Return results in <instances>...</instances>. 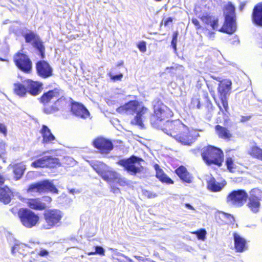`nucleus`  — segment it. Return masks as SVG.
<instances>
[{
  "label": "nucleus",
  "mask_w": 262,
  "mask_h": 262,
  "mask_svg": "<svg viewBox=\"0 0 262 262\" xmlns=\"http://www.w3.org/2000/svg\"><path fill=\"white\" fill-rule=\"evenodd\" d=\"M194 12L196 15L203 23L210 27L213 30H218L219 19L217 17L211 15L206 12H201L199 7H195ZM225 23L223 27L219 29L220 32L232 34L236 29L235 22V7L230 2H228L224 6Z\"/></svg>",
  "instance_id": "1"
},
{
  "label": "nucleus",
  "mask_w": 262,
  "mask_h": 262,
  "mask_svg": "<svg viewBox=\"0 0 262 262\" xmlns=\"http://www.w3.org/2000/svg\"><path fill=\"white\" fill-rule=\"evenodd\" d=\"M162 129L166 134L185 145H190L199 136V133L196 131L189 130L179 120L167 121Z\"/></svg>",
  "instance_id": "2"
},
{
  "label": "nucleus",
  "mask_w": 262,
  "mask_h": 262,
  "mask_svg": "<svg viewBox=\"0 0 262 262\" xmlns=\"http://www.w3.org/2000/svg\"><path fill=\"white\" fill-rule=\"evenodd\" d=\"M117 112L120 113H136V115L132 121L133 124L143 127V122L148 115V110L137 101H130L123 106L118 107Z\"/></svg>",
  "instance_id": "3"
},
{
  "label": "nucleus",
  "mask_w": 262,
  "mask_h": 262,
  "mask_svg": "<svg viewBox=\"0 0 262 262\" xmlns=\"http://www.w3.org/2000/svg\"><path fill=\"white\" fill-rule=\"evenodd\" d=\"M43 216L45 223L42 225L41 228L51 229L61 225L63 213L59 209H49L43 212Z\"/></svg>",
  "instance_id": "4"
},
{
  "label": "nucleus",
  "mask_w": 262,
  "mask_h": 262,
  "mask_svg": "<svg viewBox=\"0 0 262 262\" xmlns=\"http://www.w3.org/2000/svg\"><path fill=\"white\" fill-rule=\"evenodd\" d=\"M202 156L207 164H214L220 166L223 161L224 155L220 148L208 146L203 148Z\"/></svg>",
  "instance_id": "5"
},
{
  "label": "nucleus",
  "mask_w": 262,
  "mask_h": 262,
  "mask_svg": "<svg viewBox=\"0 0 262 262\" xmlns=\"http://www.w3.org/2000/svg\"><path fill=\"white\" fill-rule=\"evenodd\" d=\"M91 165L105 181L111 183L117 178L118 173L113 170L107 165L100 161H91Z\"/></svg>",
  "instance_id": "6"
},
{
  "label": "nucleus",
  "mask_w": 262,
  "mask_h": 262,
  "mask_svg": "<svg viewBox=\"0 0 262 262\" xmlns=\"http://www.w3.org/2000/svg\"><path fill=\"white\" fill-rule=\"evenodd\" d=\"M18 216L22 225L27 228H31L39 223L38 215L28 209H20L18 212Z\"/></svg>",
  "instance_id": "7"
},
{
  "label": "nucleus",
  "mask_w": 262,
  "mask_h": 262,
  "mask_svg": "<svg viewBox=\"0 0 262 262\" xmlns=\"http://www.w3.org/2000/svg\"><path fill=\"white\" fill-rule=\"evenodd\" d=\"M172 115V112L166 105L160 102L154 105V115L151 117V123L159 125V122Z\"/></svg>",
  "instance_id": "8"
},
{
  "label": "nucleus",
  "mask_w": 262,
  "mask_h": 262,
  "mask_svg": "<svg viewBox=\"0 0 262 262\" xmlns=\"http://www.w3.org/2000/svg\"><path fill=\"white\" fill-rule=\"evenodd\" d=\"M47 191L57 193L58 191L52 182L49 180H44L32 184L29 186L27 190L28 193L32 194L35 193H41Z\"/></svg>",
  "instance_id": "9"
},
{
  "label": "nucleus",
  "mask_w": 262,
  "mask_h": 262,
  "mask_svg": "<svg viewBox=\"0 0 262 262\" xmlns=\"http://www.w3.org/2000/svg\"><path fill=\"white\" fill-rule=\"evenodd\" d=\"M142 161L143 160L140 158L132 156L127 159L121 160L117 163L124 167L128 172L136 174L143 169L140 164V161Z\"/></svg>",
  "instance_id": "10"
},
{
  "label": "nucleus",
  "mask_w": 262,
  "mask_h": 262,
  "mask_svg": "<svg viewBox=\"0 0 262 262\" xmlns=\"http://www.w3.org/2000/svg\"><path fill=\"white\" fill-rule=\"evenodd\" d=\"M232 82L229 79H225L220 81L217 88L218 93L220 94V98L221 100L223 107L227 112L228 110V103L227 100V96L229 94L231 89Z\"/></svg>",
  "instance_id": "11"
},
{
  "label": "nucleus",
  "mask_w": 262,
  "mask_h": 262,
  "mask_svg": "<svg viewBox=\"0 0 262 262\" xmlns=\"http://www.w3.org/2000/svg\"><path fill=\"white\" fill-rule=\"evenodd\" d=\"M248 195L243 190L233 191L227 198V202L235 206H242L246 201Z\"/></svg>",
  "instance_id": "12"
},
{
  "label": "nucleus",
  "mask_w": 262,
  "mask_h": 262,
  "mask_svg": "<svg viewBox=\"0 0 262 262\" xmlns=\"http://www.w3.org/2000/svg\"><path fill=\"white\" fill-rule=\"evenodd\" d=\"M16 66L22 71L29 73L32 69V62L25 54L18 52L14 56Z\"/></svg>",
  "instance_id": "13"
},
{
  "label": "nucleus",
  "mask_w": 262,
  "mask_h": 262,
  "mask_svg": "<svg viewBox=\"0 0 262 262\" xmlns=\"http://www.w3.org/2000/svg\"><path fill=\"white\" fill-rule=\"evenodd\" d=\"M94 146L99 150L101 154H108L113 148L112 143L103 138H98L93 141Z\"/></svg>",
  "instance_id": "14"
},
{
  "label": "nucleus",
  "mask_w": 262,
  "mask_h": 262,
  "mask_svg": "<svg viewBox=\"0 0 262 262\" xmlns=\"http://www.w3.org/2000/svg\"><path fill=\"white\" fill-rule=\"evenodd\" d=\"M39 133L42 137L41 143L45 146L54 144L56 141V138L52 133L51 129L45 125H42Z\"/></svg>",
  "instance_id": "15"
},
{
  "label": "nucleus",
  "mask_w": 262,
  "mask_h": 262,
  "mask_svg": "<svg viewBox=\"0 0 262 262\" xmlns=\"http://www.w3.org/2000/svg\"><path fill=\"white\" fill-rule=\"evenodd\" d=\"M71 111L75 116L83 119H85L90 116L89 111L82 104L79 103H72Z\"/></svg>",
  "instance_id": "16"
},
{
  "label": "nucleus",
  "mask_w": 262,
  "mask_h": 262,
  "mask_svg": "<svg viewBox=\"0 0 262 262\" xmlns=\"http://www.w3.org/2000/svg\"><path fill=\"white\" fill-rule=\"evenodd\" d=\"M36 70L38 75L46 78L52 75V69L50 65L45 61H38L36 64Z\"/></svg>",
  "instance_id": "17"
},
{
  "label": "nucleus",
  "mask_w": 262,
  "mask_h": 262,
  "mask_svg": "<svg viewBox=\"0 0 262 262\" xmlns=\"http://www.w3.org/2000/svg\"><path fill=\"white\" fill-rule=\"evenodd\" d=\"M26 83L28 89L27 92L31 95L36 96L41 92L42 90L41 83L30 80H27L26 81Z\"/></svg>",
  "instance_id": "18"
},
{
  "label": "nucleus",
  "mask_w": 262,
  "mask_h": 262,
  "mask_svg": "<svg viewBox=\"0 0 262 262\" xmlns=\"http://www.w3.org/2000/svg\"><path fill=\"white\" fill-rule=\"evenodd\" d=\"M26 203L28 207L34 210H42L47 207V205L40 199H27Z\"/></svg>",
  "instance_id": "19"
},
{
  "label": "nucleus",
  "mask_w": 262,
  "mask_h": 262,
  "mask_svg": "<svg viewBox=\"0 0 262 262\" xmlns=\"http://www.w3.org/2000/svg\"><path fill=\"white\" fill-rule=\"evenodd\" d=\"M226 185L225 181L221 182L216 181L214 178H211L207 182V188L212 192L220 191Z\"/></svg>",
  "instance_id": "20"
},
{
  "label": "nucleus",
  "mask_w": 262,
  "mask_h": 262,
  "mask_svg": "<svg viewBox=\"0 0 262 262\" xmlns=\"http://www.w3.org/2000/svg\"><path fill=\"white\" fill-rule=\"evenodd\" d=\"M235 249L237 252H242L246 249V240L237 233L233 234Z\"/></svg>",
  "instance_id": "21"
},
{
  "label": "nucleus",
  "mask_w": 262,
  "mask_h": 262,
  "mask_svg": "<svg viewBox=\"0 0 262 262\" xmlns=\"http://www.w3.org/2000/svg\"><path fill=\"white\" fill-rule=\"evenodd\" d=\"M252 20L257 25L262 26V4H259L254 7Z\"/></svg>",
  "instance_id": "22"
},
{
  "label": "nucleus",
  "mask_w": 262,
  "mask_h": 262,
  "mask_svg": "<svg viewBox=\"0 0 262 262\" xmlns=\"http://www.w3.org/2000/svg\"><path fill=\"white\" fill-rule=\"evenodd\" d=\"M176 172L183 181L188 183L192 182V177L185 167L183 166L179 167L176 170Z\"/></svg>",
  "instance_id": "23"
},
{
  "label": "nucleus",
  "mask_w": 262,
  "mask_h": 262,
  "mask_svg": "<svg viewBox=\"0 0 262 262\" xmlns=\"http://www.w3.org/2000/svg\"><path fill=\"white\" fill-rule=\"evenodd\" d=\"M215 130L216 134L220 138L229 140L232 137L230 132L227 128L220 125L215 126Z\"/></svg>",
  "instance_id": "24"
},
{
  "label": "nucleus",
  "mask_w": 262,
  "mask_h": 262,
  "mask_svg": "<svg viewBox=\"0 0 262 262\" xmlns=\"http://www.w3.org/2000/svg\"><path fill=\"white\" fill-rule=\"evenodd\" d=\"M155 169L156 171V177L163 183L167 184H173V181L168 177L161 169L158 164L154 165Z\"/></svg>",
  "instance_id": "25"
},
{
  "label": "nucleus",
  "mask_w": 262,
  "mask_h": 262,
  "mask_svg": "<svg viewBox=\"0 0 262 262\" xmlns=\"http://www.w3.org/2000/svg\"><path fill=\"white\" fill-rule=\"evenodd\" d=\"M248 154L253 158L262 160V149L255 144L251 145L248 150Z\"/></svg>",
  "instance_id": "26"
},
{
  "label": "nucleus",
  "mask_w": 262,
  "mask_h": 262,
  "mask_svg": "<svg viewBox=\"0 0 262 262\" xmlns=\"http://www.w3.org/2000/svg\"><path fill=\"white\" fill-rule=\"evenodd\" d=\"M59 96V93L56 90L50 91L43 95L41 97V102L43 104L49 102L52 99H56Z\"/></svg>",
  "instance_id": "27"
},
{
  "label": "nucleus",
  "mask_w": 262,
  "mask_h": 262,
  "mask_svg": "<svg viewBox=\"0 0 262 262\" xmlns=\"http://www.w3.org/2000/svg\"><path fill=\"white\" fill-rule=\"evenodd\" d=\"M11 192L7 187H0V200L5 204H8L11 200Z\"/></svg>",
  "instance_id": "28"
},
{
  "label": "nucleus",
  "mask_w": 262,
  "mask_h": 262,
  "mask_svg": "<svg viewBox=\"0 0 262 262\" xmlns=\"http://www.w3.org/2000/svg\"><path fill=\"white\" fill-rule=\"evenodd\" d=\"M14 178L16 180L19 179L24 174L26 169V165L23 163L17 164L13 166Z\"/></svg>",
  "instance_id": "29"
},
{
  "label": "nucleus",
  "mask_w": 262,
  "mask_h": 262,
  "mask_svg": "<svg viewBox=\"0 0 262 262\" xmlns=\"http://www.w3.org/2000/svg\"><path fill=\"white\" fill-rule=\"evenodd\" d=\"M248 205L252 212L256 213L258 211L260 204L257 198L251 196L249 198Z\"/></svg>",
  "instance_id": "30"
},
{
  "label": "nucleus",
  "mask_w": 262,
  "mask_h": 262,
  "mask_svg": "<svg viewBox=\"0 0 262 262\" xmlns=\"http://www.w3.org/2000/svg\"><path fill=\"white\" fill-rule=\"evenodd\" d=\"M14 91L15 93L20 97H24L27 93V90L24 85L19 83L14 84Z\"/></svg>",
  "instance_id": "31"
},
{
  "label": "nucleus",
  "mask_w": 262,
  "mask_h": 262,
  "mask_svg": "<svg viewBox=\"0 0 262 262\" xmlns=\"http://www.w3.org/2000/svg\"><path fill=\"white\" fill-rule=\"evenodd\" d=\"M26 248H27L26 245L20 243L18 241H15L14 245L12 247L11 253L13 254H15L17 252L23 254V251Z\"/></svg>",
  "instance_id": "32"
},
{
  "label": "nucleus",
  "mask_w": 262,
  "mask_h": 262,
  "mask_svg": "<svg viewBox=\"0 0 262 262\" xmlns=\"http://www.w3.org/2000/svg\"><path fill=\"white\" fill-rule=\"evenodd\" d=\"M47 156L43 157L41 158H39L33 162L32 163L31 166L35 168H44L47 167V162L48 160Z\"/></svg>",
  "instance_id": "33"
},
{
  "label": "nucleus",
  "mask_w": 262,
  "mask_h": 262,
  "mask_svg": "<svg viewBox=\"0 0 262 262\" xmlns=\"http://www.w3.org/2000/svg\"><path fill=\"white\" fill-rule=\"evenodd\" d=\"M47 167L54 168L57 166H60V163L58 159L56 158H53L51 156H47Z\"/></svg>",
  "instance_id": "34"
},
{
  "label": "nucleus",
  "mask_w": 262,
  "mask_h": 262,
  "mask_svg": "<svg viewBox=\"0 0 262 262\" xmlns=\"http://www.w3.org/2000/svg\"><path fill=\"white\" fill-rule=\"evenodd\" d=\"M95 251L94 252H88L87 254L88 255H95V254H99L100 255L104 256L105 255L104 252V249L100 246H96L95 247Z\"/></svg>",
  "instance_id": "35"
},
{
  "label": "nucleus",
  "mask_w": 262,
  "mask_h": 262,
  "mask_svg": "<svg viewBox=\"0 0 262 262\" xmlns=\"http://www.w3.org/2000/svg\"><path fill=\"white\" fill-rule=\"evenodd\" d=\"M111 250H112L114 253V256H113V258H114V257H123L128 260V262H134L133 260L128 256H125L124 254L117 251L116 249H111Z\"/></svg>",
  "instance_id": "36"
},
{
  "label": "nucleus",
  "mask_w": 262,
  "mask_h": 262,
  "mask_svg": "<svg viewBox=\"0 0 262 262\" xmlns=\"http://www.w3.org/2000/svg\"><path fill=\"white\" fill-rule=\"evenodd\" d=\"M193 233L197 235L199 239L205 241L206 235V231L205 229H200V230L193 232Z\"/></svg>",
  "instance_id": "37"
},
{
  "label": "nucleus",
  "mask_w": 262,
  "mask_h": 262,
  "mask_svg": "<svg viewBox=\"0 0 262 262\" xmlns=\"http://www.w3.org/2000/svg\"><path fill=\"white\" fill-rule=\"evenodd\" d=\"M25 38L26 41L27 42H33L34 43L35 40L37 39L35 34L33 32H30L26 34L25 36Z\"/></svg>",
  "instance_id": "38"
},
{
  "label": "nucleus",
  "mask_w": 262,
  "mask_h": 262,
  "mask_svg": "<svg viewBox=\"0 0 262 262\" xmlns=\"http://www.w3.org/2000/svg\"><path fill=\"white\" fill-rule=\"evenodd\" d=\"M226 165L229 170L232 172H234L235 169V165L233 163V161L231 158H228L226 160Z\"/></svg>",
  "instance_id": "39"
},
{
  "label": "nucleus",
  "mask_w": 262,
  "mask_h": 262,
  "mask_svg": "<svg viewBox=\"0 0 262 262\" xmlns=\"http://www.w3.org/2000/svg\"><path fill=\"white\" fill-rule=\"evenodd\" d=\"M113 182L118 184L120 186H125L127 184L126 180L122 178L119 174H118L117 178H116Z\"/></svg>",
  "instance_id": "40"
},
{
  "label": "nucleus",
  "mask_w": 262,
  "mask_h": 262,
  "mask_svg": "<svg viewBox=\"0 0 262 262\" xmlns=\"http://www.w3.org/2000/svg\"><path fill=\"white\" fill-rule=\"evenodd\" d=\"M34 44L35 47L40 52L42 57L43 58V54L45 50L44 47L43 46L42 43L38 39L35 40V42L33 43Z\"/></svg>",
  "instance_id": "41"
},
{
  "label": "nucleus",
  "mask_w": 262,
  "mask_h": 262,
  "mask_svg": "<svg viewBox=\"0 0 262 262\" xmlns=\"http://www.w3.org/2000/svg\"><path fill=\"white\" fill-rule=\"evenodd\" d=\"M190 107L192 108H200V102L198 98L195 97L192 99Z\"/></svg>",
  "instance_id": "42"
},
{
  "label": "nucleus",
  "mask_w": 262,
  "mask_h": 262,
  "mask_svg": "<svg viewBox=\"0 0 262 262\" xmlns=\"http://www.w3.org/2000/svg\"><path fill=\"white\" fill-rule=\"evenodd\" d=\"M178 36V32H175L173 34L172 39L171 41V46L174 49V52H176L177 51V38Z\"/></svg>",
  "instance_id": "43"
},
{
  "label": "nucleus",
  "mask_w": 262,
  "mask_h": 262,
  "mask_svg": "<svg viewBox=\"0 0 262 262\" xmlns=\"http://www.w3.org/2000/svg\"><path fill=\"white\" fill-rule=\"evenodd\" d=\"M65 163L69 165L74 166L76 164V161L72 157H67L64 158Z\"/></svg>",
  "instance_id": "44"
},
{
  "label": "nucleus",
  "mask_w": 262,
  "mask_h": 262,
  "mask_svg": "<svg viewBox=\"0 0 262 262\" xmlns=\"http://www.w3.org/2000/svg\"><path fill=\"white\" fill-rule=\"evenodd\" d=\"M109 76L111 79L113 81L121 80L123 77V75L122 74H120L117 75H113L112 74L110 73Z\"/></svg>",
  "instance_id": "45"
},
{
  "label": "nucleus",
  "mask_w": 262,
  "mask_h": 262,
  "mask_svg": "<svg viewBox=\"0 0 262 262\" xmlns=\"http://www.w3.org/2000/svg\"><path fill=\"white\" fill-rule=\"evenodd\" d=\"M138 48L139 50L142 52L144 53L146 51V47L145 42H141L138 45Z\"/></svg>",
  "instance_id": "46"
},
{
  "label": "nucleus",
  "mask_w": 262,
  "mask_h": 262,
  "mask_svg": "<svg viewBox=\"0 0 262 262\" xmlns=\"http://www.w3.org/2000/svg\"><path fill=\"white\" fill-rule=\"evenodd\" d=\"M143 193L145 196H146L148 198H154L157 196V194L156 193L149 191H144Z\"/></svg>",
  "instance_id": "47"
},
{
  "label": "nucleus",
  "mask_w": 262,
  "mask_h": 262,
  "mask_svg": "<svg viewBox=\"0 0 262 262\" xmlns=\"http://www.w3.org/2000/svg\"><path fill=\"white\" fill-rule=\"evenodd\" d=\"M0 132L3 134L5 136L7 134L6 127L3 124H0Z\"/></svg>",
  "instance_id": "48"
},
{
  "label": "nucleus",
  "mask_w": 262,
  "mask_h": 262,
  "mask_svg": "<svg viewBox=\"0 0 262 262\" xmlns=\"http://www.w3.org/2000/svg\"><path fill=\"white\" fill-rule=\"evenodd\" d=\"M192 23L194 24V25L196 27L197 29L201 28V26L200 25V23L199 20L196 18H193L192 19Z\"/></svg>",
  "instance_id": "49"
},
{
  "label": "nucleus",
  "mask_w": 262,
  "mask_h": 262,
  "mask_svg": "<svg viewBox=\"0 0 262 262\" xmlns=\"http://www.w3.org/2000/svg\"><path fill=\"white\" fill-rule=\"evenodd\" d=\"M52 201V199L50 196H46L42 198V202L45 203L47 205V204L50 203Z\"/></svg>",
  "instance_id": "50"
},
{
  "label": "nucleus",
  "mask_w": 262,
  "mask_h": 262,
  "mask_svg": "<svg viewBox=\"0 0 262 262\" xmlns=\"http://www.w3.org/2000/svg\"><path fill=\"white\" fill-rule=\"evenodd\" d=\"M49 252L45 249H41L38 254L40 256H45L48 255Z\"/></svg>",
  "instance_id": "51"
},
{
  "label": "nucleus",
  "mask_w": 262,
  "mask_h": 262,
  "mask_svg": "<svg viewBox=\"0 0 262 262\" xmlns=\"http://www.w3.org/2000/svg\"><path fill=\"white\" fill-rule=\"evenodd\" d=\"M114 259H116L119 262H128V260L123 257H114Z\"/></svg>",
  "instance_id": "52"
},
{
  "label": "nucleus",
  "mask_w": 262,
  "mask_h": 262,
  "mask_svg": "<svg viewBox=\"0 0 262 262\" xmlns=\"http://www.w3.org/2000/svg\"><path fill=\"white\" fill-rule=\"evenodd\" d=\"M207 35L209 38H212L214 37V33L213 32L208 31Z\"/></svg>",
  "instance_id": "53"
},
{
  "label": "nucleus",
  "mask_w": 262,
  "mask_h": 262,
  "mask_svg": "<svg viewBox=\"0 0 262 262\" xmlns=\"http://www.w3.org/2000/svg\"><path fill=\"white\" fill-rule=\"evenodd\" d=\"M172 18L170 17L168 18L166 20L164 21V25L167 26L169 25V23L172 22Z\"/></svg>",
  "instance_id": "54"
},
{
  "label": "nucleus",
  "mask_w": 262,
  "mask_h": 262,
  "mask_svg": "<svg viewBox=\"0 0 262 262\" xmlns=\"http://www.w3.org/2000/svg\"><path fill=\"white\" fill-rule=\"evenodd\" d=\"M250 118V116H242L241 121L242 122H245L248 121Z\"/></svg>",
  "instance_id": "55"
},
{
  "label": "nucleus",
  "mask_w": 262,
  "mask_h": 262,
  "mask_svg": "<svg viewBox=\"0 0 262 262\" xmlns=\"http://www.w3.org/2000/svg\"><path fill=\"white\" fill-rule=\"evenodd\" d=\"M174 70V68L173 67H167L165 69V72L166 73H170L171 72V70Z\"/></svg>",
  "instance_id": "56"
},
{
  "label": "nucleus",
  "mask_w": 262,
  "mask_h": 262,
  "mask_svg": "<svg viewBox=\"0 0 262 262\" xmlns=\"http://www.w3.org/2000/svg\"><path fill=\"white\" fill-rule=\"evenodd\" d=\"M134 257L139 261H142L143 262H145V259H144L143 257L136 256V255L134 256Z\"/></svg>",
  "instance_id": "57"
},
{
  "label": "nucleus",
  "mask_w": 262,
  "mask_h": 262,
  "mask_svg": "<svg viewBox=\"0 0 262 262\" xmlns=\"http://www.w3.org/2000/svg\"><path fill=\"white\" fill-rule=\"evenodd\" d=\"M112 191L115 193H117L118 192H119V189L117 188H115V187H112Z\"/></svg>",
  "instance_id": "58"
},
{
  "label": "nucleus",
  "mask_w": 262,
  "mask_h": 262,
  "mask_svg": "<svg viewBox=\"0 0 262 262\" xmlns=\"http://www.w3.org/2000/svg\"><path fill=\"white\" fill-rule=\"evenodd\" d=\"M185 206L186 208H187L188 209H190L191 210H194V208L189 204H185Z\"/></svg>",
  "instance_id": "59"
},
{
  "label": "nucleus",
  "mask_w": 262,
  "mask_h": 262,
  "mask_svg": "<svg viewBox=\"0 0 262 262\" xmlns=\"http://www.w3.org/2000/svg\"><path fill=\"white\" fill-rule=\"evenodd\" d=\"M5 181L4 178L0 174V184H3Z\"/></svg>",
  "instance_id": "60"
},
{
  "label": "nucleus",
  "mask_w": 262,
  "mask_h": 262,
  "mask_svg": "<svg viewBox=\"0 0 262 262\" xmlns=\"http://www.w3.org/2000/svg\"><path fill=\"white\" fill-rule=\"evenodd\" d=\"M106 103H107L108 104V105H113V104H114V102H113V101H112V100H110V99H107V100H106Z\"/></svg>",
  "instance_id": "61"
},
{
  "label": "nucleus",
  "mask_w": 262,
  "mask_h": 262,
  "mask_svg": "<svg viewBox=\"0 0 262 262\" xmlns=\"http://www.w3.org/2000/svg\"><path fill=\"white\" fill-rule=\"evenodd\" d=\"M45 112H46L47 113H53V112H55V111H54V110H53V111H49V112H48V111H47V108H45Z\"/></svg>",
  "instance_id": "62"
},
{
  "label": "nucleus",
  "mask_w": 262,
  "mask_h": 262,
  "mask_svg": "<svg viewBox=\"0 0 262 262\" xmlns=\"http://www.w3.org/2000/svg\"><path fill=\"white\" fill-rule=\"evenodd\" d=\"M217 105H218L219 107L220 108V111H221L223 112V108L222 107V106L220 105V104L219 103V104H217Z\"/></svg>",
  "instance_id": "63"
},
{
  "label": "nucleus",
  "mask_w": 262,
  "mask_h": 262,
  "mask_svg": "<svg viewBox=\"0 0 262 262\" xmlns=\"http://www.w3.org/2000/svg\"><path fill=\"white\" fill-rule=\"evenodd\" d=\"M213 78L217 81H219L220 82V81H222L220 79V78L219 77H213Z\"/></svg>",
  "instance_id": "64"
}]
</instances>
